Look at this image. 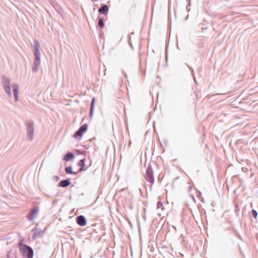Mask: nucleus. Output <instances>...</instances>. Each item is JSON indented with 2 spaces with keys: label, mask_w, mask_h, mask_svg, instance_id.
Returning a JSON list of instances; mask_svg holds the SVG:
<instances>
[{
  "label": "nucleus",
  "mask_w": 258,
  "mask_h": 258,
  "mask_svg": "<svg viewBox=\"0 0 258 258\" xmlns=\"http://www.w3.org/2000/svg\"><path fill=\"white\" fill-rule=\"evenodd\" d=\"M2 86L5 90V93L9 97L12 96V92L11 87H12L14 99L15 101L19 100V85L16 83L11 84V80L8 77L3 76L2 78Z\"/></svg>",
  "instance_id": "nucleus-1"
},
{
  "label": "nucleus",
  "mask_w": 258,
  "mask_h": 258,
  "mask_svg": "<svg viewBox=\"0 0 258 258\" xmlns=\"http://www.w3.org/2000/svg\"><path fill=\"white\" fill-rule=\"evenodd\" d=\"M19 247L22 256L25 258H33L34 252L29 245L23 243H19Z\"/></svg>",
  "instance_id": "nucleus-2"
},
{
  "label": "nucleus",
  "mask_w": 258,
  "mask_h": 258,
  "mask_svg": "<svg viewBox=\"0 0 258 258\" xmlns=\"http://www.w3.org/2000/svg\"><path fill=\"white\" fill-rule=\"evenodd\" d=\"M27 137L30 141H32L34 138V123L32 121H28L26 123Z\"/></svg>",
  "instance_id": "nucleus-3"
},
{
  "label": "nucleus",
  "mask_w": 258,
  "mask_h": 258,
  "mask_svg": "<svg viewBox=\"0 0 258 258\" xmlns=\"http://www.w3.org/2000/svg\"><path fill=\"white\" fill-rule=\"evenodd\" d=\"M145 178L148 182H150L152 184L154 183L153 170L150 165L146 169Z\"/></svg>",
  "instance_id": "nucleus-4"
},
{
  "label": "nucleus",
  "mask_w": 258,
  "mask_h": 258,
  "mask_svg": "<svg viewBox=\"0 0 258 258\" xmlns=\"http://www.w3.org/2000/svg\"><path fill=\"white\" fill-rule=\"evenodd\" d=\"M88 128V125L87 124H84L82 125H81L79 128L75 132L74 137L75 138H81L83 134L86 132Z\"/></svg>",
  "instance_id": "nucleus-5"
},
{
  "label": "nucleus",
  "mask_w": 258,
  "mask_h": 258,
  "mask_svg": "<svg viewBox=\"0 0 258 258\" xmlns=\"http://www.w3.org/2000/svg\"><path fill=\"white\" fill-rule=\"evenodd\" d=\"M40 63V55H34L33 66L32 69L33 72H36L38 71Z\"/></svg>",
  "instance_id": "nucleus-6"
},
{
  "label": "nucleus",
  "mask_w": 258,
  "mask_h": 258,
  "mask_svg": "<svg viewBox=\"0 0 258 258\" xmlns=\"http://www.w3.org/2000/svg\"><path fill=\"white\" fill-rule=\"evenodd\" d=\"M38 211H39V209L38 207H36V208L32 209L30 213L27 216V219L30 221H32L34 219L36 216L37 215V214L38 212Z\"/></svg>",
  "instance_id": "nucleus-7"
},
{
  "label": "nucleus",
  "mask_w": 258,
  "mask_h": 258,
  "mask_svg": "<svg viewBox=\"0 0 258 258\" xmlns=\"http://www.w3.org/2000/svg\"><path fill=\"white\" fill-rule=\"evenodd\" d=\"M76 222L80 226H85L87 224L86 219L83 215H80L76 217Z\"/></svg>",
  "instance_id": "nucleus-8"
},
{
  "label": "nucleus",
  "mask_w": 258,
  "mask_h": 258,
  "mask_svg": "<svg viewBox=\"0 0 258 258\" xmlns=\"http://www.w3.org/2000/svg\"><path fill=\"white\" fill-rule=\"evenodd\" d=\"M32 231L33 232V239H35L36 238H39L42 236V234L43 233V231L40 229H37V228H35L34 229L32 230Z\"/></svg>",
  "instance_id": "nucleus-9"
},
{
  "label": "nucleus",
  "mask_w": 258,
  "mask_h": 258,
  "mask_svg": "<svg viewBox=\"0 0 258 258\" xmlns=\"http://www.w3.org/2000/svg\"><path fill=\"white\" fill-rule=\"evenodd\" d=\"M85 161L86 159L85 158L81 159L79 163H78V166H80V168L78 171V172H80L82 171H85L87 170V167L85 165Z\"/></svg>",
  "instance_id": "nucleus-10"
},
{
  "label": "nucleus",
  "mask_w": 258,
  "mask_h": 258,
  "mask_svg": "<svg viewBox=\"0 0 258 258\" xmlns=\"http://www.w3.org/2000/svg\"><path fill=\"white\" fill-rule=\"evenodd\" d=\"M109 8L107 5L104 4L98 10L99 13L103 15H107L108 13Z\"/></svg>",
  "instance_id": "nucleus-11"
},
{
  "label": "nucleus",
  "mask_w": 258,
  "mask_h": 258,
  "mask_svg": "<svg viewBox=\"0 0 258 258\" xmlns=\"http://www.w3.org/2000/svg\"><path fill=\"white\" fill-rule=\"evenodd\" d=\"M71 184L70 179L69 178L61 180L58 186L62 187H67L69 186Z\"/></svg>",
  "instance_id": "nucleus-12"
},
{
  "label": "nucleus",
  "mask_w": 258,
  "mask_h": 258,
  "mask_svg": "<svg viewBox=\"0 0 258 258\" xmlns=\"http://www.w3.org/2000/svg\"><path fill=\"white\" fill-rule=\"evenodd\" d=\"M75 158V155L74 153L72 152H68L63 156V160L66 161H70Z\"/></svg>",
  "instance_id": "nucleus-13"
},
{
  "label": "nucleus",
  "mask_w": 258,
  "mask_h": 258,
  "mask_svg": "<svg viewBox=\"0 0 258 258\" xmlns=\"http://www.w3.org/2000/svg\"><path fill=\"white\" fill-rule=\"evenodd\" d=\"M95 102V98L94 97L92 98V99L91 100V106H90V118H91L93 116Z\"/></svg>",
  "instance_id": "nucleus-14"
},
{
  "label": "nucleus",
  "mask_w": 258,
  "mask_h": 258,
  "mask_svg": "<svg viewBox=\"0 0 258 258\" xmlns=\"http://www.w3.org/2000/svg\"><path fill=\"white\" fill-rule=\"evenodd\" d=\"M64 170H65V172H66V173H67V174H76L77 173V172H74V171H73V170H72V167L71 166L66 167L64 168Z\"/></svg>",
  "instance_id": "nucleus-15"
},
{
  "label": "nucleus",
  "mask_w": 258,
  "mask_h": 258,
  "mask_svg": "<svg viewBox=\"0 0 258 258\" xmlns=\"http://www.w3.org/2000/svg\"><path fill=\"white\" fill-rule=\"evenodd\" d=\"M98 26L101 28H103L104 27V23L102 18H99L98 19Z\"/></svg>",
  "instance_id": "nucleus-16"
},
{
  "label": "nucleus",
  "mask_w": 258,
  "mask_h": 258,
  "mask_svg": "<svg viewBox=\"0 0 258 258\" xmlns=\"http://www.w3.org/2000/svg\"><path fill=\"white\" fill-rule=\"evenodd\" d=\"M250 216H252L255 219L256 218L257 216V213L255 210H252L250 213Z\"/></svg>",
  "instance_id": "nucleus-17"
},
{
  "label": "nucleus",
  "mask_w": 258,
  "mask_h": 258,
  "mask_svg": "<svg viewBox=\"0 0 258 258\" xmlns=\"http://www.w3.org/2000/svg\"><path fill=\"white\" fill-rule=\"evenodd\" d=\"M34 47V50L40 49V45L37 41H35Z\"/></svg>",
  "instance_id": "nucleus-18"
},
{
  "label": "nucleus",
  "mask_w": 258,
  "mask_h": 258,
  "mask_svg": "<svg viewBox=\"0 0 258 258\" xmlns=\"http://www.w3.org/2000/svg\"><path fill=\"white\" fill-rule=\"evenodd\" d=\"M157 208L160 209V208H163V204L161 202L159 201L157 203Z\"/></svg>",
  "instance_id": "nucleus-19"
},
{
  "label": "nucleus",
  "mask_w": 258,
  "mask_h": 258,
  "mask_svg": "<svg viewBox=\"0 0 258 258\" xmlns=\"http://www.w3.org/2000/svg\"><path fill=\"white\" fill-rule=\"evenodd\" d=\"M34 55H40V49L34 50Z\"/></svg>",
  "instance_id": "nucleus-20"
},
{
  "label": "nucleus",
  "mask_w": 258,
  "mask_h": 258,
  "mask_svg": "<svg viewBox=\"0 0 258 258\" xmlns=\"http://www.w3.org/2000/svg\"><path fill=\"white\" fill-rule=\"evenodd\" d=\"M53 180L55 181V182H57L59 180V177L58 176H57V175H55L53 177Z\"/></svg>",
  "instance_id": "nucleus-21"
},
{
  "label": "nucleus",
  "mask_w": 258,
  "mask_h": 258,
  "mask_svg": "<svg viewBox=\"0 0 258 258\" xmlns=\"http://www.w3.org/2000/svg\"><path fill=\"white\" fill-rule=\"evenodd\" d=\"M235 207L236 208V209H237V208H238V205L237 204H235Z\"/></svg>",
  "instance_id": "nucleus-22"
},
{
  "label": "nucleus",
  "mask_w": 258,
  "mask_h": 258,
  "mask_svg": "<svg viewBox=\"0 0 258 258\" xmlns=\"http://www.w3.org/2000/svg\"><path fill=\"white\" fill-rule=\"evenodd\" d=\"M97 0H91V1L92 2H95V1H97Z\"/></svg>",
  "instance_id": "nucleus-23"
}]
</instances>
